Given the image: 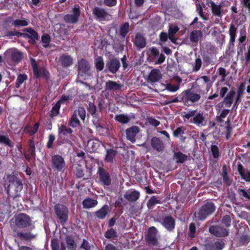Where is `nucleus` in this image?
<instances>
[{
	"mask_svg": "<svg viewBox=\"0 0 250 250\" xmlns=\"http://www.w3.org/2000/svg\"><path fill=\"white\" fill-rule=\"evenodd\" d=\"M31 65L35 78L38 79L42 76L46 80L49 79L50 75L49 72L44 67L39 68L36 61L33 58L31 59Z\"/></svg>",
	"mask_w": 250,
	"mask_h": 250,
	"instance_id": "obj_7",
	"label": "nucleus"
},
{
	"mask_svg": "<svg viewBox=\"0 0 250 250\" xmlns=\"http://www.w3.org/2000/svg\"><path fill=\"white\" fill-rule=\"evenodd\" d=\"M139 131V127L135 125L126 129L125 131L126 139L132 143H134L136 141V136Z\"/></svg>",
	"mask_w": 250,
	"mask_h": 250,
	"instance_id": "obj_17",
	"label": "nucleus"
},
{
	"mask_svg": "<svg viewBox=\"0 0 250 250\" xmlns=\"http://www.w3.org/2000/svg\"><path fill=\"white\" fill-rule=\"evenodd\" d=\"M209 232L218 237H224L228 236L229 229L219 225H212L209 227Z\"/></svg>",
	"mask_w": 250,
	"mask_h": 250,
	"instance_id": "obj_13",
	"label": "nucleus"
},
{
	"mask_svg": "<svg viewBox=\"0 0 250 250\" xmlns=\"http://www.w3.org/2000/svg\"><path fill=\"white\" fill-rule=\"evenodd\" d=\"M210 4L209 6L211 8L213 15L219 17H221L222 14L221 4L217 5L213 1H211Z\"/></svg>",
	"mask_w": 250,
	"mask_h": 250,
	"instance_id": "obj_36",
	"label": "nucleus"
},
{
	"mask_svg": "<svg viewBox=\"0 0 250 250\" xmlns=\"http://www.w3.org/2000/svg\"><path fill=\"white\" fill-rule=\"evenodd\" d=\"M72 132V129L64 125H61L58 128L59 137L61 136H68L69 134H71Z\"/></svg>",
	"mask_w": 250,
	"mask_h": 250,
	"instance_id": "obj_37",
	"label": "nucleus"
},
{
	"mask_svg": "<svg viewBox=\"0 0 250 250\" xmlns=\"http://www.w3.org/2000/svg\"><path fill=\"white\" fill-rule=\"evenodd\" d=\"M237 192L241 197H243L250 201V192L247 190L238 188L237 189Z\"/></svg>",
	"mask_w": 250,
	"mask_h": 250,
	"instance_id": "obj_54",
	"label": "nucleus"
},
{
	"mask_svg": "<svg viewBox=\"0 0 250 250\" xmlns=\"http://www.w3.org/2000/svg\"><path fill=\"white\" fill-rule=\"evenodd\" d=\"M179 28L177 25L170 24L168 30V34L170 36L175 35L178 31Z\"/></svg>",
	"mask_w": 250,
	"mask_h": 250,
	"instance_id": "obj_58",
	"label": "nucleus"
},
{
	"mask_svg": "<svg viewBox=\"0 0 250 250\" xmlns=\"http://www.w3.org/2000/svg\"><path fill=\"white\" fill-rule=\"evenodd\" d=\"M222 176L224 184L227 186H230L231 181H230L228 174L226 166L225 165L223 166L222 168Z\"/></svg>",
	"mask_w": 250,
	"mask_h": 250,
	"instance_id": "obj_45",
	"label": "nucleus"
},
{
	"mask_svg": "<svg viewBox=\"0 0 250 250\" xmlns=\"http://www.w3.org/2000/svg\"><path fill=\"white\" fill-rule=\"evenodd\" d=\"M101 142L98 140H90L88 142V145L91 149V151H96L100 147Z\"/></svg>",
	"mask_w": 250,
	"mask_h": 250,
	"instance_id": "obj_47",
	"label": "nucleus"
},
{
	"mask_svg": "<svg viewBox=\"0 0 250 250\" xmlns=\"http://www.w3.org/2000/svg\"><path fill=\"white\" fill-rule=\"evenodd\" d=\"M158 230L155 227H149L145 239L147 244L152 249L159 246V242L157 237Z\"/></svg>",
	"mask_w": 250,
	"mask_h": 250,
	"instance_id": "obj_6",
	"label": "nucleus"
},
{
	"mask_svg": "<svg viewBox=\"0 0 250 250\" xmlns=\"http://www.w3.org/2000/svg\"><path fill=\"white\" fill-rule=\"evenodd\" d=\"M68 125L73 128L76 127L80 125V121L76 115V112L73 113Z\"/></svg>",
	"mask_w": 250,
	"mask_h": 250,
	"instance_id": "obj_41",
	"label": "nucleus"
},
{
	"mask_svg": "<svg viewBox=\"0 0 250 250\" xmlns=\"http://www.w3.org/2000/svg\"><path fill=\"white\" fill-rule=\"evenodd\" d=\"M203 37V32L200 30H193L189 34V40L192 43H197Z\"/></svg>",
	"mask_w": 250,
	"mask_h": 250,
	"instance_id": "obj_33",
	"label": "nucleus"
},
{
	"mask_svg": "<svg viewBox=\"0 0 250 250\" xmlns=\"http://www.w3.org/2000/svg\"><path fill=\"white\" fill-rule=\"evenodd\" d=\"M24 31L27 33H24L23 37L25 38H29L30 39L29 40L28 42L31 44H35L36 41H38L39 39L38 33L31 28H25Z\"/></svg>",
	"mask_w": 250,
	"mask_h": 250,
	"instance_id": "obj_15",
	"label": "nucleus"
},
{
	"mask_svg": "<svg viewBox=\"0 0 250 250\" xmlns=\"http://www.w3.org/2000/svg\"><path fill=\"white\" fill-rule=\"evenodd\" d=\"M202 66V60L198 57L195 59V62L193 64L192 71L194 72H198Z\"/></svg>",
	"mask_w": 250,
	"mask_h": 250,
	"instance_id": "obj_55",
	"label": "nucleus"
},
{
	"mask_svg": "<svg viewBox=\"0 0 250 250\" xmlns=\"http://www.w3.org/2000/svg\"><path fill=\"white\" fill-rule=\"evenodd\" d=\"M201 99V95L196 93L192 88L184 90L177 97L171 99L167 104L174 103H182L185 106H189L198 102Z\"/></svg>",
	"mask_w": 250,
	"mask_h": 250,
	"instance_id": "obj_1",
	"label": "nucleus"
},
{
	"mask_svg": "<svg viewBox=\"0 0 250 250\" xmlns=\"http://www.w3.org/2000/svg\"><path fill=\"white\" fill-rule=\"evenodd\" d=\"M195 231H196V227H195V224L193 223H191L189 226V231H188L189 236L191 238L195 237Z\"/></svg>",
	"mask_w": 250,
	"mask_h": 250,
	"instance_id": "obj_61",
	"label": "nucleus"
},
{
	"mask_svg": "<svg viewBox=\"0 0 250 250\" xmlns=\"http://www.w3.org/2000/svg\"><path fill=\"white\" fill-rule=\"evenodd\" d=\"M114 119L117 122L122 124H125L129 122V117L124 114H120L115 115Z\"/></svg>",
	"mask_w": 250,
	"mask_h": 250,
	"instance_id": "obj_43",
	"label": "nucleus"
},
{
	"mask_svg": "<svg viewBox=\"0 0 250 250\" xmlns=\"http://www.w3.org/2000/svg\"><path fill=\"white\" fill-rule=\"evenodd\" d=\"M117 153V151L115 149L112 148L107 149L104 158V161L109 163H113Z\"/></svg>",
	"mask_w": 250,
	"mask_h": 250,
	"instance_id": "obj_31",
	"label": "nucleus"
},
{
	"mask_svg": "<svg viewBox=\"0 0 250 250\" xmlns=\"http://www.w3.org/2000/svg\"><path fill=\"white\" fill-rule=\"evenodd\" d=\"M150 144L153 149L157 152H162L165 149V145L163 141L156 137L151 138Z\"/></svg>",
	"mask_w": 250,
	"mask_h": 250,
	"instance_id": "obj_22",
	"label": "nucleus"
},
{
	"mask_svg": "<svg viewBox=\"0 0 250 250\" xmlns=\"http://www.w3.org/2000/svg\"><path fill=\"white\" fill-rule=\"evenodd\" d=\"M161 224L168 231H173L175 227V221L174 219L170 215L165 216Z\"/></svg>",
	"mask_w": 250,
	"mask_h": 250,
	"instance_id": "obj_16",
	"label": "nucleus"
},
{
	"mask_svg": "<svg viewBox=\"0 0 250 250\" xmlns=\"http://www.w3.org/2000/svg\"><path fill=\"white\" fill-rule=\"evenodd\" d=\"M139 191L134 190L130 192H127L124 194V198L129 202H135L140 197Z\"/></svg>",
	"mask_w": 250,
	"mask_h": 250,
	"instance_id": "obj_28",
	"label": "nucleus"
},
{
	"mask_svg": "<svg viewBox=\"0 0 250 250\" xmlns=\"http://www.w3.org/2000/svg\"><path fill=\"white\" fill-rule=\"evenodd\" d=\"M73 112H76L77 116H79L81 120H84L85 118V110L83 107L80 106L77 110H75Z\"/></svg>",
	"mask_w": 250,
	"mask_h": 250,
	"instance_id": "obj_53",
	"label": "nucleus"
},
{
	"mask_svg": "<svg viewBox=\"0 0 250 250\" xmlns=\"http://www.w3.org/2000/svg\"><path fill=\"white\" fill-rule=\"evenodd\" d=\"M133 43L137 49H143L146 46V40L141 33H137L135 35Z\"/></svg>",
	"mask_w": 250,
	"mask_h": 250,
	"instance_id": "obj_20",
	"label": "nucleus"
},
{
	"mask_svg": "<svg viewBox=\"0 0 250 250\" xmlns=\"http://www.w3.org/2000/svg\"><path fill=\"white\" fill-rule=\"evenodd\" d=\"M12 24L15 27L26 26L28 25V22L25 20H16L13 21Z\"/></svg>",
	"mask_w": 250,
	"mask_h": 250,
	"instance_id": "obj_57",
	"label": "nucleus"
},
{
	"mask_svg": "<svg viewBox=\"0 0 250 250\" xmlns=\"http://www.w3.org/2000/svg\"><path fill=\"white\" fill-rule=\"evenodd\" d=\"M147 54L152 61H154L158 57L155 62V64H161L165 61L166 57L164 54L163 53L160 54L159 50L155 47H151Z\"/></svg>",
	"mask_w": 250,
	"mask_h": 250,
	"instance_id": "obj_11",
	"label": "nucleus"
},
{
	"mask_svg": "<svg viewBox=\"0 0 250 250\" xmlns=\"http://www.w3.org/2000/svg\"><path fill=\"white\" fill-rule=\"evenodd\" d=\"M99 181L104 187H109L111 184V177L107 170L103 167H99L97 170Z\"/></svg>",
	"mask_w": 250,
	"mask_h": 250,
	"instance_id": "obj_8",
	"label": "nucleus"
},
{
	"mask_svg": "<svg viewBox=\"0 0 250 250\" xmlns=\"http://www.w3.org/2000/svg\"><path fill=\"white\" fill-rule=\"evenodd\" d=\"M215 210V207L212 202H208L204 204L199 209V211L195 212L194 214L197 215V217L199 220H204L208 216L212 214Z\"/></svg>",
	"mask_w": 250,
	"mask_h": 250,
	"instance_id": "obj_4",
	"label": "nucleus"
},
{
	"mask_svg": "<svg viewBox=\"0 0 250 250\" xmlns=\"http://www.w3.org/2000/svg\"><path fill=\"white\" fill-rule=\"evenodd\" d=\"M162 78L160 70L158 69H153L148 76V81L150 83H155L159 81Z\"/></svg>",
	"mask_w": 250,
	"mask_h": 250,
	"instance_id": "obj_25",
	"label": "nucleus"
},
{
	"mask_svg": "<svg viewBox=\"0 0 250 250\" xmlns=\"http://www.w3.org/2000/svg\"><path fill=\"white\" fill-rule=\"evenodd\" d=\"M51 166L55 171L63 172L65 167L64 158L59 154L53 155L52 157Z\"/></svg>",
	"mask_w": 250,
	"mask_h": 250,
	"instance_id": "obj_9",
	"label": "nucleus"
},
{
	"mask_svg": "<svg viewBox=\"0 0 250 250\" xmlns=\"http://www.w3.org/2000/svg\"><path fill=\"white\" fill-rule=\"evenodd\" d=\"M222 224H224L226 228L230 226L231 219L229 215H226L224 216L221 220Z\"/></svg>",
	"mask_w": 250,
	"mask_h": 250,
	"instance_id": "obj_60",
	"label": "nucleus"
},
{
	"mask_svg": "<svg viewBox=\"0 0 250 250\" xmlns=\"http://www.w3.org/2000/svg\"><path fill=\"white\" fill-rule=\"evenodd\" d=\"M104 236L108 239H113L117 237V232L111 228L105 231Z\"/></svg>",
	"mask_w": 250,
	"mask_h": 250,
	"instance_id": "obj_51",
	"label": "nucleus"
},
{
	"mask_svg": "<svg viewBox=\"0 0 250 250\" xmlns=\"http://www.w3.org/2000/svg\"><path fill=\"white\" fill-rule=\"evenodd\" d=\"M97 107L93 103L89 102L88 104V106L87 108L88 111L91 114V115L93 116L95 115L96 112Z\"/></svg>",
	"mask_w": 250,
	"mask_h": 250,
	"instance_id": "obj_64",
	"label": "nucleus"
},
{
	"mask_svg": "<svg viewBox=\"0 0 250 250\" xmlns=\"http://www.w3.org/2000/svg\"><path fill=\"white\" fill-rule=\"evenodd\" d=\"M237 28L235 25L231 23L229 28V35L230 36L229 42L232 44H234L235 41L236 34Z\"/></svg>",
	"mask_w": 250,
	"mask_h": 250,
	"instance_id": "obj_38",
	"label": "nucleus"
},
{
	"mask_svg": "<svg viewBox=\"0 0 250 250\" xmlns=\"http://www.w3.org/2000/svg\"><path fill=\"white\" fill-rule=\"evenodd\" d=\"M61 104L60 102H57L52 107L50 113V117L53 118L57 116L60 113Z\"/></svg>",
	"mask_w": 250,
	"mask_h": 250,
	"instance_id": "obj_44",
	"label": "nucleus"
},
{
	"mask_svg": "<svg viewBox=\"0 0 250 250\" xmlns=\"http://www.w3.org/2000/svg\"><path fill=\"white\" fill-rule=\"evenodd\" d=\"M51 248L52 250H59V244L57 238H53L51 240Z\"/></svg>",
	"mask_w": 250,
	"mask_h": 250,
	"instance_id": "obj_63",
	"label": "nucleus"
},
{
	"mask_svg": "<svg viewBox=\"0 0 250 250\" xmlns=\"http://www.w3.org/2000/svg\"><path fill=\"white\" fill-rule=\"evenodd\" d=\"M109 211V208L108 206L104 205L99 210L95 212V214L98 218L104 219L105 218Z\"/></svg>",
	"mask_w": 250,
	"mask_h": 250,
	"instance_id": "obj_32",
	"label": "nucleus"
},
{
	"mask_svg": "<svg viewBox=\"0 0 250 250\" xmlns=\"http://www.w3.org/2000/svg\"><path fill=\"white\" fill-rule=\"evenodd\" d=\"M179 85L172 84L171 83L167 84L166 85V89L170 92H174L177 91L179 89Z\"/></svg>",
	"mask_w": 250,
	"mask_h": 250,
	"instance_id": "obj_62",
	"label": "nucleus"
},
{
	"mask_svg": "<svg viewBox=\"0 0 250 250\" xmlns=\"http://www.w3.org/2000/svg\"><path fill=\"white\" fill-rule=\"evenodd\" d=\"M121 67V63L118 58H113L109 59L106 63L105 72H109L113 74H116Z\"/></svg>",
	"mask_w": 250,
	"mask_h": 250,
	"instance_id": "obj_14",
	"label": "nucleus"
},
{
	"mask_svg": "<svg viewBox=\"0 0 250 250\" xmlns=\"http://www.w3.org/2000/svg\"><path fill=\"white\" fill-rule=\"evenodd\" d=\"M129 24L128 22H125L120 26L119 30V34L121 39H125L129 32Z\"/></svg>",
	"mask_w": 250,
	"mask_h": 250,
	"instance_id": "obj_35",
	"label": "nucleus"
},
{
	"mask_svg": "<svg viewBox=\"0 0 250 250\" xmlns=\"http://www.w3.org/2000/svg\"><path fill=\"white\" fill-rule=\"evenodd\" d=\"M104 63L102 57H98L95 59V67L98 71L103 70Z\"/></svg>",
	"mask_w": 250,
	"mask_h": 250,
	"instance_id": "obj_48",
	"label": "nucleus"
},
{
	"mask_svg": "<svg viewBox=\"0 0 250 250\" xmlns=\"http://www.w3.org/2000/svg\"><path fill=\"white\" fill-rule=\"evenodd\" d=\"M13 62H18L22 58V52L17 49H12L8 51Z\"/></svg>",
	"mask_w": 250,
	"mask_h": 250,
	"instance_id": "obj_34",
	"label": "nucleus"
},
{
	"mask_svg": "<svg viewBox=\"0 0 250 250\" xmlns=\"http://www.w3.org/2000/svg\"><path fill=\"white\" fill-rule=\"evenodd\" d=\"M0 144H3L10 147L13 146V144L10 139L4 135H0Z\"/></svg>",
	"mask_w": 250,
	"mask_h": 250,
	"instance_id": "obj_49",
	"label": "nucleus"
},
{
	"mask_svg": "<svg viewBox=\"0 0 250 250\" xmlns=\"http://www.w3.org/2000/svg\"><path fill=\"white\" fill-rule=\"evenodd\" d=\"M98 203L97 200L89 197L86 198L82 202L83 208L85 209L94 208L98 205Z\"/></svg>",
	"mask_w": 250,
	"mask_h": 250,
	"instance_id": "obj_30",
	"label": "nucleus"
},
{
	"mask_svg": "<svg viewBox=\"0 0 250 250\" xmlns=\"http://www.w3.org/2000/svg\"><path fill=\"white\" fill-rule=\"evenodd\" d=\"M235 94V91L232 89L228 93L227 96L224 97L223 103L225 104L226 107H229L231 106Z\"/></svg>",
	"mask_w": 250,
	"mask_h": 250,
	"instance_id": "obj_29",
	"label": "nucleus"
},
{
	"mask_svg": "<svg viewBox=\"0 0 250 250\" xmlns=\"http://www.w3.org/2000/svg\"><path fill=\"white\" fill-rule=\"evenodd\" d=\"M65 241L68 250H76L77 245L73 235H66L65 238Z\"/></svg>",
	"mask_w": 250,
	"mask_h": 250,
	"instance_id": "obj_27",
	"label": "nucleus"
},
{
	"mask_svg": "<svg viewBox=\"0 0 250 250\" xmlns=\"http://www.w3.org/2000/svg\"><path fill=\"white\" fill-rule=\"evenodd\" d=\"M40 126V123H36L33 126H26L24 128V131L29 133L30 135H34L36 132H37L39 127Z\"/></svg>",
	"mask_w": 250,
	"mask_h": 250,
	"instance_id": "obj_39",
	"label": "nucleus"
},
{
	"mask_svg": "<svg viewBox=\"0 0 250 250\" xmlns=\"http://www.w3.org/2000/svg\"><path fill=\"white\" fill-rule=\"evenodd\" d=\"M210 151L214 159H217L220 156L219 147L217 145H212L210 146Z\"/></svg>",
	"mask_w": 250,
	"mask_h": 250,
	"instance_id": "obj_52",
	"label": "nucleus"
},
{
	"mask_svg": "<svg viewBox=\"0 0 250 250\" xmlns=\"http://www.w3.org/2000/svg\"><path fill=\"white\" fill-rule=\"evenodd\" d=\"M88 62L85 59H82L78 62V70L79 75L88 74L90 70Z\"/></svg>",
	"mask_w": 250,
	"mask_h": 250,
	"instance_id": "obj_18",
	"label": "nucleus"
},
{
	"mask_svg": "<svg viewBox=\"0 0 250 250\" xmlns=\"http://www.w3.org/2000/svg\"><path fill=\"white\" fill-rule=\"evenodd\" d=\"M124 85L120 81L117 82L109 80L105 83V90L106 91H120L123 87Z\"/></svg>",
	"mask_w": 250,
	"mask_h": 250,
	"instance_id": "obj_21",
	"label": "nucleus"
},
{
	"mask_svg": "<svg viewBox=\"0 0 250 250\" xmlns=\"http://www.w3.org/2000/svg\"><path fill=\"white\" fill-rule=\"evenodd\" d=\"M51 39L50 36L47 34H43L42 37V42L43 43L42 46L44 48H47L49 46V42H50Z\"/></svg>",
	"mask_w": 250,
	"mask_h": 250,
	"instance_id": "obj_56",
	"label": "nucleus"
},
{
	"mask_svg": "<svg viewBox=\"0 0 250 250\" xmlns=\"http://www.w3.org/2000/svg\"><path fill=\"white\" fill-rule=\"evenodd\" d=\"M225 246L223 241H217L215 242H210L205 245V250H222Z\"/></svg>",
	"mask_w": 250,
	"mask_h": 250,
	"instance_id": "obj_23",
	"label": "nucleus"
},
{
	"mask_svg": "<svg viewBox=\"0 0 250 250\" xmlns=\"http://www.w3.org/2000/svg\"><path fill=\"white\" fill-rule=\"evenodd\" d=\"M4 178L5 179L4 187L7 193H14L16 196H19V193L22 190L23 186L17 175L14 172L11 174H5Z\"/></svg>",
	"mask_w": 250,
	"mask_h": 250,
	"instance_id": "obj_2",
	"label": "nucleus"
},
{
	"mask_svg": "<svg viewBox=\"0 0 250 250\" xmlns=\"http://www.w3.org/2000/svg\"><path fill=\"white\" fill-rule=\"evenodd\" d=\"M13 220L14 225L18 229H35V225L31 217L26 213H20L15 215Z\"/></svg>",
	"mask_w": 250,
	"mask_h": 250,
	"instance_id": "obj_3",
	"label": "nucleus"
},
{
	"mask_svg": "<svg viewBox=\"0 0 250 250\" xmlns=\"http://www.w3.org/2000/svg\"><path fill=\"white\" fill-rule=\"evenodd\" d=\"M55 140V136L53 134H50L48 137V141L46 144V147L47 148H52L53 144Z\"/></svg>",
	"mask_w": 250,
	"mask_h": 250,
	"instance_id": "obj_59",
	"label": "nucleus"
},
{
	"mask_svg": "<svg viewBox=\"0 0 250 250\" xmlns=\"http://www.w3.org/2000/svg\"><path fill=\"white\" fill-rule=\"evenodd\" d=\"M92 14L94 19L98 21H105L110 16L105 9L97 6L93 8Z\"/></svg>",
	"mask_w": 250,
	"mask_h": 250,
	"instance_id": "obj_12",
	"label": "nucleus"
},
{
	"mask_svg": "<svg viewBox=\"0 0 250 250\" xmlns=\"http://www.w3.org/2000/svg\"><path fill=\"white\" fill-rule=\"evenodd\" d=\"M160 201L158 200L155 196L151 197L147 203V207L148 209H152L154 206L157 204H160Z\"/></svg>",
	"mask_w": 250,
	"mask_h": 250,
	"instance_id": "obj_50",
	"label": "nucleus"
},
{
	"mask_svg": "<svg viewBox=\"0 0 250 250\" xmlns=\"http://www.w3.org/2000/svg\"><path fill=\"white\" fill-rule=\"evenodd\" d=\"M204 121V117L203 114L198 113L193 117L191 122L198 126H201L202 125Z\"/></svg>",
	"mask_w": 250,
	"mask_h": 250,
	"instance_id": "obj_42",
	"label": "nucleus"
},
{
	"mask_svg": "<svg viewBox=\"0 0 250 250\" xmlns=\"http://www.w3.org/2000/svg\"><path fill=\"white\" fill-rule=\"evenodd\" d=\"M54 209L56 216L59 219V222L62 225H64L68 220V208L62 204H57L54 206Z\"/></svg>",
	"mask_w": 250,
	"mask_h": 250,
	"instance_id": "obj_5",
	"label": "nucleus"
},
{
	"mask_svg": "<svg viewBox=\"0 0 250 250\" xmlns=\"http://www.w3.org/2000/svg\"><path fill=\"white\" fill-rule=\"evenodd\" d=\"M27 75L25 74H19L17 78L15 87L19 88L20 86L24 83V81L27 80Z\"/></svg>",
	"mask_w": 250,
	"mask_h": 250,
	"instance_id": "obj_46",
	"label": "nucleus"
},
{
	"mask_svg": "<svg viewBox=\"0 0 250 250\" xmlns=\"http://www.w3.org/2000/svg\"><path fill=\"white\" fill-rule=\"evenodd\" d=\"M59 62L63 68H68L73 64V59L68 53H66L61 55Z\"/></svg>",
	"mask_w": 250,
	"mask_h": 250,
	"instance_id": "obj_19",
	"label": "nucleus"
},
{
	"mask_svg": "<svg viewBox=\"0 0 250 250\" xmlns=\"http://www.w3.org/2000/svg\"><path fill=\"white\" fill-rule=\"evenodd\" d=\"M237 170L242 179L246 182H250V171L245 170L244 167L240 163L237 164Z\"/></svg>",
	"mask_w": 250,
	"mask_h": 250,
	"instance_id": "obj_24",
	"label": "nucleus"
},
{
	"mask_svg": "<svg viewBox=\"0 0 250 250\" xmlns=\"http://www.w3.org/2000/svg\"><path fill=\"white\" fill-rule=\"evenodd\" d=\"M73 14H67L63 17L64 21L68 23H75L79 19L81 14L80 7L79 4H75L72 8Z\"/></svg>",
	"mask_w": 250,
	"mask_h": 250,
	"instance_id": "obj_10",
	"label": "nucleus"
},
{
	"mask_svg": "<svg viewBox=\"0 0 250 250\" xmlns=\"http://www.w3.org/2000/svg\"><path fill=\"white\" fill-rule=\"evenodd\" d=\"M174 158L176 159V163L183 164L187 160L188 156L181 151H178L174 154Z\"/></svg>",
	"mask_w": 250,
	"mask_h": 250,
	"instance_id": "obj_40",
	"label": "nucleus"
},
{
	"mask_svg": "<svg viewBox=\"0 0 250 250\" xmlns=\"http://www.w3.org/2000/svg\"><path fill=\"white\" fill-rule=\"evenodd\" d=\"M15 236L19 238L21 240L30 241L34 239L36 235L30 232L20 231L17 232Z\"/></svg>",
	"mask_w": 250,
	"mask_h": 250,
	"instance_id": "obj_26",
	"label": "nucleus"
}]
</instances>
